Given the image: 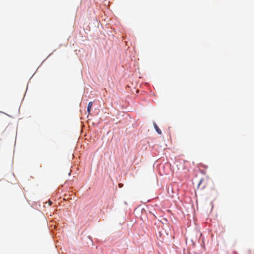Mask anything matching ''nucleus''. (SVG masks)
Wrapping results in <instances>:
<instances>
[{
	"mask_svg": "<svg viewBox=\"0 0 254 254\" xmlns=\"http://www.w3.org/2000/svg\"><path fill=\"white\" fill-rule=\"evenodd\" d=\"M92 105H93V102H90L88 103V107H87V112H88V114L90 113Z\"/></svg>",
	"mask_w": 254,
	"mask_h": 254,
	"instance_id": "2",
	"label": "nucleus"
},
{
	"mask_svg": "<svg viewBox=\"0 0 254 254\" xmlns=\"http://www.w3.org/2000/svg\"><path fill=\"white\" fill-rule=\"evenodd\" d=\"M123 184L120 183V184H119V187L120 188H122V187H123Z\"/></svg>",
	"mask_w": 254,
	"mask_h": 254,
	"instance_id": "3",
	"label": "nucleus"
},
{
	"mask_svg": "<svg viewBox=\"0 0 254 254\" xmlns=\"http://www.w3.org/2000/svg\"><path fill=\"white\" fill-rule=\"evenodd\" d=\"M153 126H154V127L156 131L157 132V133L159 134H161L162 133V131H161V129L158 127L157 126V125H156V124L155 123H154L153 124Z\"/></svg>",
	"mask_w": 254,
	"mask_h": 254,
	"instance_id": "1",
	"label": "nucleus"
}]
</instances>
